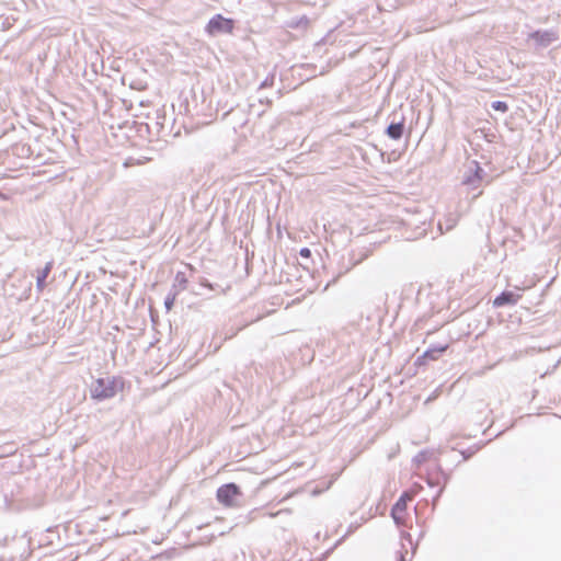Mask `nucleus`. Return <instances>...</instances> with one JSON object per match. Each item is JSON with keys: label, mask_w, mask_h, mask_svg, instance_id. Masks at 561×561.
Instances as JSON below:
<instances>
[{"label": "nucleus", "mask_w": 561, "mask_h": 561, "mask_svg": "<svg viewBox=\"0 0 561 561\" xmlns=\"http://www.w3.org/2000/svg\"><path fill=\"white\" fill-rule=\"evenodd\" d=\"M404 130V124L403 123H397V124H390L387 128V135L392 139H400L403 135Z\"/></svg>", "instance_id": "8"}, {"label": "nucleus", "mask_w": 561, "mask_h": 561, "mask_svg": "<svg viewBox=\"0 0 561 561\" xmlns=\"http://www.w3.org/2000/svg\"><path fill=\"white\" fill-rule=\"evenodd\" d=\"M531 37L539 42H551V41L556 39L554 34L549 33V32H545V33L535 32L531 34Z\"/></svg>", "instance_id": "9"}, {"label": "nucleus", "mask_w": 561, "mask_h": 561, "mask_svg": "<svg viewBox=\"0 0 561 561\" xmlns=\"http://www.w3.org/2000/svg\"><path fill=\"white\" fill-rule=\"evenodd\" d=\"M241 494V490L236 483H227L218 488L216 497L224 506L236 507L238 505L237 499Z\"/></svg>", "instance_id": "1"}, {"label": "nucleus", "mask_w": 561, "mask_h": 561, "mask_svg": "<svg viewBox=\"0 0 561 561\" xmlns=\"http://www.w3.org/2000/svg\"><path fill=\"white\" fill-rule=\"evenodd\" d=\"M51 263H47L43 270H41L36 277V287L38 291H43L46 287V278L48 277L51 271Z\"/></svg>", "instance_id": "7"}, {"label": "nucleus", "mask_w": 561, "mask_h": 561, "mask_svg": "<svg viewBox=\"0 0 561 561\" xmlns=\"http://www.w3.org/2000/svg\"><path fill=\"white\" fill-rule=\"evenodd\" d=\"M234 28V22L231 19H227L221 14L213 16L206 25V32L209 35H216L218 33L231 34Z\"/></svg>", "instance_id": "2"}, {"label": "nucleus", "mask_w": 561, "mask_h": 561, "mask_svg": "<svg viewBox=\"0 0 561 561\" xmlns=\"http://www.w3.org/2000/svg\"><path fill=\"white\" fill-rule=\"evenodd\" d=\"M180 282H183V285L186 284V279H184V278H180Z\"/></svg>", "instance_id": "14"}, {"label": "nucleus", "mask_w": 561, "mask_h": 561, "mask_svg": "<svg viewBox=\"0 0 561 561\" xmlns=\"http://www.w3.org/2000/svg\"><path fill=\"white\" fill-rule=\"evenodd\" d=\"M397 561H405L404 556H403V553H402V552H399V553L397 554Z\"/></svg>", "instance_id": "13"}, {"label": "nucleus", "mask_w": 561, "mask_h": 561, "mask_svg": "<svg viewBox=\"0 0 561 561\" xmlns=\"http://www.w3.org/2000/svg\"><path fill=\"white\" fill-rule=\"evenodd\" d=\"M115 394L114 385L103 378H99L91 387V396L94 399H107Z\"/></svg>", "instance_id": "4"}, {"label": "nucleus", "mask_w": 561, "mask_h": 561, "mask_svg": "<svg viewBox=\"0 0 561 561\" xmlns=\"http://www.w3.org/2000/svg\"><path fill=\"white\" fill-rule=\"evenodd\" d=\"M448 345L430 348L416 359L417 365H424L426 360H436L447 350Z\"/></svg>", "instance_id": "6"}, {"label": "nucleus", "mask_w": 561, "mask_h": 561, "mask_svg": "<svg viewBox=\"0 0 561 561\" xmlns=\"http://www.w3.org/2000/svg\"><path fill=\"white\" fill-rule=\"evenodd\" d=\"M414 492L405 491L401 494L399 500L396 502L391 510V516L398 525H404L407 520V505L408 502L412 501Z\"/></svg>", "instance_id": "3"}, {"label": "nucleus", "mask_w": 561, "mask_h": 561, "mask_svg": "<svg viewBox=\"0 0 561 561\" xmlns=\"http://www.w3.org/2000/svg\"><path fill=\"white\" fill-rule=\"evenodd\" d=\"M180 282H183V285L186 284V279H184V278H180Z\"/></svg>", "instance_id": "15"}, {"label": "nucleus", "mask_w": 561, "mask_h": 561, "mask_svg": "<svg viewBox=\"0 0 561 561\" xmlns=\"http://www.w3.org/2000/svg\"><path fill=\"white\" fill-rule=\"evenodd\" d=\"M520 299V295L513 291H503L493 300L494 307H503L505 305H515Z\"/></svg>", "instance_id": "5"}, {"label": "nucleus", "mask_w": 561, "mask_h": 561, "mask_svg": "<svg viewBox=\"0 0 561 561\" xmlns=\"http://www.w3.org/2000/svg\"><path fill=\"white\" fill-rule=\"evenodd\" d=\"M492 108L504 113L508 110V106L505 102L496 101L492 103Z\"/></svg>", "instance_id": "10"}, {"label": "nucleus", "mask_w": 561, "mask_h": 561, "mask_svg": "<svg viewBox=\"0 0 561 561\" xmlns=\"http://www.w3.org/2000/svg\"><path fill=\"white\" fill-rule=\"evenodd\" d=\"M299 254L305 259H309L311 256V252L308 248H302Z\"/></svg>", "instance_id": "11"}, {"label": "nucleus", "mask_w": 561, "mask_h": 561, "mask_svg": "<svg viewBox=\"0 0 561 561\" xmlns=\"http://www.w3.org/2000/svg\"><path fill=\"white\" fill-rule=\"evenodd\" d=\"M174 300H175V297L173 296L172 298H168L165 300V308L168 311H170L172 309V306L174 304Z\"/></svg>", "instance_id": "12"}]
</instances>
